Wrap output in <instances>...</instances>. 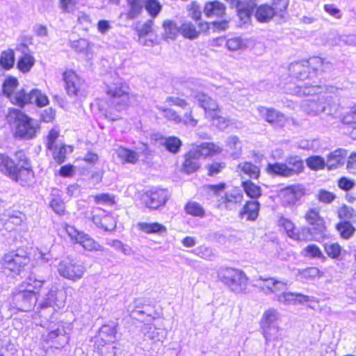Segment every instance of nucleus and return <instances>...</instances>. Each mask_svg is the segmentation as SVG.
I'll list each match as a JSON object with an SVG mask.
<instances>
[{"label":"nucleus","instance_id":"38","mask_svg":"<svg viewBox=\"0 0 356 356\" xmlns=\"http://www.w3.org/2000/svg\"><path fill=\"white\" fill-rule=\"evenodd\" d=\"M289 5V0H273L271 8L275 15L276 19L281 22L284 20L286 14V8Z\"/></svg>","mask_w":356,"mask_h":356},{"label":"nucleus","instance_id":"29","mask_svg":"<svg viewBox=\"0 0 356 356\" xmlns=\"http://www.w3.org/2000/svg\"><path fill=\"white\" fill-rule=\"evenodd\" d=\"M126 1L129 8L126 14L128 19H134L142 14L146 0H126Z\"/></svg>","mask_w":356,"mask_h":356},{"label":"nucleus","instance_id":"13","mask_svg":"<svg viewBox=\"0 0 356 356\" xmlns=\"http://www.w3.org/2000/svg\"><path fill=\"white\" fill-rule=\"evenodd\" d=\"M127 87L119 78L113 83L107 85L106 94L110 97V106L117 111L122 110L128 102Z\"/></svg>","mask_w":356,"mask_h":356},{"label":"nucleus","instance_id":"59","mask_svg":"<svg viewBox=\"0 0 356 356\" xmlns=\"http://www.w3.org/2000/svg\"><path fill=\"white\" fill-rule=\"evenodd\" d=\"M17 349L15 344L10 342H6L0 346V353L1 356H13L16 353Z\"/></svg>","mask_w":356,"mask_h":356},{"label":"nucleus","instance_id":"8","mask_svg":"<svg viewBox=\"0 0 356 356\" xmlns=\"http://www.w3.org/2000/svg\"><path fill=\"white\" fill-rule=\"evenodd\" d=\"M220 152V148L211 143H202L200 145L193 147L185 155L184 169L188 174L193 173L200 168L199 160L201 158Z\"/></svg>","mask_w":356,"mask_h":356},{"label":"nucleus","instance_id":"53","mask_svg":"<svg viewBox=\"0 0 356 356\" xmlns=\"http://www.w3.org/2000/svg\"><path fill=\"white\" fill-rule=\"evenodd\" d=\"M185 211L187 213L193 216L202 217L204 215V211L202 206L195 202H189L185 206Z\"/></svg>","mask_w":356,"mask_h":356},{"label":"nucleus","instance_id":"30","mask_svg":"<svg viewBox=\"0 0 356 356\" xmlns=\"http://www.w3.org/2000/svg\"><path fill=\"white\" fill-rule=\"evenodd\" d=\"M116 333L114 325H104L99 329L96 342H114L116 339Z\"/></svg>","mask_w":356,"mask_h":356},{"label":"nucleus","instance_id":"1","mask_svg":"<svg viewBox=\"0 0 356 356\" xmlns=\"http://www.w3.org/2000/svg\"><path fill=\"white\" fill-rule=\"evenodd\" d=\"M332 69L333 65L330 62L317 56L292 63L289 67V72L297 83L289 84L287 90L293 95L312 94V92L316 93L321 88L318 83L321 81L322 74Z\"/></svg>","mask_w":356,"mask_h":356},{"label":"nucleus","instance_id":"19","mask_svg":"<svg viewBox=\"0 0 356 356\" xmlns=\"http://www.w3.org/2000/svg\"><path fill=\"white\" fill-rule=\"evenodd\" d=\"M196 25L191 22H185L179 28V33L185 38L189 40H195L198 38L202 32H206L209 29V25L207 22H199Z\"/></svg>","mask_w":356,"mask_h":356},{"label":"nucleus","instance_id":"31","mask_svg":"<svg viewBox=\"0 0 356 356\" xmlns=\"http://www.w3.org/2000/svg\"><path fill=\"white\" fill-rule=\"evenodd\" d=\"M49 207L58 215H63L65 213V203L58 190L54 188L50 195Z\"/></svg>","mask_w":356,"mask_h":356},{"label":"nucleus","instance_id":"23","mask_svg":"<svg viewBox=\"0 0 356 356\" xmlns=\"http://www.w3.org/2000/svg\"><path fill=\"white\" fill-rule=\"evenodd\" d=\"M277 300L280 303L289 305L303 303L309 301V296L302 293H294L291 292H283L277 295Z\"/></svg>","mask_w":356,"mask_h":356},{"label":"nucleus","instance_id":"36","mask_svg":"<svg viewBox=\"0 0 356 356\" xmlns=\"http://www.w3.org/2000/svg\"><path fill=\"white\" fill-rule=\"evenodd\" d=\"M323 234H317L315 230H313L312 227H302L300 230L296 232L294 236L295 240L297 241H312L318 240L322 236Z\"/></svg>","mask_w":356,"mask_h":356},{"label":"nucleus","instance_id":"12","mask_svg":"<svg viewBox=\"0 0 356 356\" xmlns=\"http://www.w3.org/2000/svg\"><path fill=\"white\" fill-rule=\"evenodd\" d=\"M57 270L58 274L63 278L76 282L83 277L86 268L76 258L67 257L60 261Z\"/></svg>","mask_w":356,"mask_h":356},{"label":"nucleus","instance_id":"56","mask_svg":"<svg viewBox=\"0 0 356 356\" xmlns=\"http://www.w3.org/2000/svg\"><path fill=\"white\" fill-rule=\"evenodd\" d=\"M159 109L163 112V116L169 120L173 121L177 124L181 123L182 119L175 111L172 108L160 107Z\"/></svg>","mask_w":356,"mask_h":356},{"label":"nucleus","instance_id":"26","mask_svg":"<svg viewBox=\"0 0 356 356\" xmlns=\"http://www.w3.org/2000/svg\"><path fill=\"white\" fill-rule=\"evenodd\" d=\"M346 151L338 149L331 152L327 157L326 165L329 170L336 169L344 164Z\"/></svg>","mask_w":356,"mask_h":356},{"label":"nucleus","instance_id":"14","mask_svg":"<svg viewBox=\"0 0 356 356\" xmlns=\"http://www.w3.org/2000/svg\"><path fill=\"white\" fill-rule=\"evenodd\" d=\"M30 261L26 251L24 249H17L5 254L2 266L4 270H10L15 275H19L24 267Z\"/></svg>","mask_w":356,"mask_h":356},{"label":"nucleus","instance_id":"57","mask_svg":"<svg viewBox=\"0 0 356 356\" xmlns=\"http://www.w3.org/2000/svg\"><path fill=\"white\" fill-rule=\"evenodd\" d=\"M106 244L111 246L117 251L122 252L125 255L129 254L130 253V248L127 245H124L119 240H107Z\"/></svg>","mask_w":356,"mask_h":356},{"label":"nucleus","instance_id":"52","mask_svg":"<svg viewBox=\"0 0 356 356\" xmlns=\"http://www.w3.org/2000/svg\"><path fill=\"white\" fill-rule=\"evenodd\" d=\"M355 216L356 214L354 209L346 205H343L338 210V216L342 221L351 222V220H354Z\"/></svg>","mask_w":356,"mask_h":356},{"label":"nucleus","instance_id":"54","mask_svg":"<svg viewBox=\"0 0 356 356\" xmlns=\"http://www.w3.org/2000/svg\"><path fill=\"white\" fill-rule=\"evenodd\" d=\"M279 225L284 229L289 237L294 238L296 236V229L294 224L287 218H281L279 220Z\"/></svg>","mask_w":356,"mask_h":356},{"label":"nucleus","instance_id":"49","mask_svg":"<svg viewBox=\"0 0 356 356\" xmlns=\"http://www.w3.org/2000/svg\"><path fill=\"white\" fill-rule=\"evenodd\" d=\"M163 27L164 29V35L166 38L175 39L177 34L179 33V28L176 26V24L172 21L166 20L163 23Z\"/></svg>","mask_w":356,"mask_h":356},{"label":"nucleus","instance_id":"6","mask_svg":"<svg viewBox=\"0 0 356 356\" xmlns=\"http://www.w3.org/2000/svg\"><path fill=\"white\" fill-rule=\"evenodd\" d=\"M7 122L15 127V135L23 139H33L40 127L37 122L20 110L9 108L6 115Z\"/></svg>","mask_w":356,"mask_h":356},{"label":"nucleus","instance_id":"43","mask_svg":"<svg viewBox=\"0 0 356 356\" xmlns=\"http://www.w3.org/2000/svg\"><path fill=\"white\" fill-rule=\"evenodd\" d=\"M35 58L31 54L22 55L19 57L17 67L23 73L29 72L34 65Z\"/></svg>","mask_w":356,"mask_h":356},{"label":"nucleus","instance_id":"18","mask_svg":"<svg viewBox=\"0 0 356 356\" xmlns=\"http://www.w3.org/2000/svg\"><path fill=\"white\" fill-rule=\"evenodd\" d=\"M305 195V190L300 186H291L280 193L282 204L284 207L294 206Z\"/></svg>","mask_w":356,"mask_h":356},{"label":"nucleus","instance_id":"22","mask_svg":"<svg viewBox=\"0 0 356 356\" xmlns=\"http://www.w3.org/2000/svg\"><path fill=\"white\" fill-rule=\"evenodd\" d=\"M199 105L205 111L207 118L218 111V105L215 100L204 93H197L194 96Z\"/></svg>","mask_w":356,"mask_h":356},{"label":"nucleus","instance_id":"41","mask_svg":"<svg viewBox=\"0 0 356 356\" xmlns=\"http://www.w3.org/2000/svg\"><path fill=\"white\" fill-rule=\"evenodd\" d=\"M97 353L99 356H115L117 347L114 342H95Z\"/></svg>","mask_w":356,"mask_h":356},{"label":"nucleus","instance_id":"50","mask_svg":"<svg viewBox=\"0 0 356 356\" xmlns=\"http://www.w3.org/2000/svg\"><path fill=\"white\" fill-rule=\"evenodd\" d=\"M306 163L313 170L323 169L326 165L324 159L320 156H309L307 159Z\"/></svg>","mask_w":356,"mask_h":356},{"label":"nucleus","instance_id":"60","mask_svg":"<svg viewBox=\"0 0 356 356\" xmlns=\"http://www.w3.org/2000/svg\"><path fill=\"white\" fill-rule=\"evenodd\" d=\"M88 46L89 43L85 39L73 41L71 44V47L79 53H84L88 49Z\"/></svg>","mask_w":356,"mask_h":356},{"label":"nucleus","instance_id":"16","mask_svg":"<svg viewBox=\"0 0 356 356\" xmlns=\"http://www.w3.org/2000/svg\"><path fill=\"white\" fill-rule=\"evenodd\" d=\"M63 80L65 83V90L70 97L78 99L86 96V83L74 71L65 72Z\"/></svg>","mask_w":356,"mask_h":356},{"label":"nucleus","instance_id":"11","mask_svg":"<svg viewBox=\"0 0 356 356\" xmlns=\"http://www.w3.org/2000/svg\"><path fill=\"white\" fill-rule=\"evenodd\" d=\"M218 277L234 292H241L245 288L247 277L241 270L232 268H221L218 273Z\"/></svg>","mask_w":356,"mask_h":356},{"label":"nucleus","instance_id":"4","mask_svg":"<svg viewBox=\"0 0 356 356\" xmlns=\"http://www.w3.org/2000/svg\"><path fill=\"white\" fill-rule=\"evenodd\" d=\"M66 298L67 293L63 288L51 285L45 289L42 299L38 300L37 312L40 317L51 321L54 312L64 307Z\"/></svg>","mask_w":356,"mask_h":356},{"label":"nucleus","instance_id":"63","mask_svg":"<svg viewBox=\"0 0 356 356\" xmlns=\"http://www.w3.org/2000/svg\"><path fill=\"white\" fill-rule=\"evenodd\" d=\"M225 168V163L223 162H216L208 165L206 168L208 170L209 176H214L222 171Z\"/></svg>","mask_w":356,"mask_h":356},{"label":"nucleus","instance_id":"55","mask_svg":"<svg viewBox=\"0 0 356 356\" xmlns=\"http://www.w3.org/2000/svg\"><path fill=\"white\" fill-rule=\"evenodd\" d=\"M102 225L100 229L106 232L113 231L116 227V221L113 216L106 213L105 211L103 219L102 220Z\"/></svg>","mask_w":356,"mask_h":356},{"label":"nucleus","instance_id":"33","mask_svg":"<svg viewBox=\"0 0 356 356\" xmlns=\"http://www.w3.org/2000/svg\"><path fill=\"white\" fill-rule=\"evenodd\" d=\"M254 16L259 22H268L273 17H275L273 9L268 4H262L257 8Z\"/></svg>","mask_w":356,"mask_h":356},{"label":"nucleus","instance_id":"44","mask_svg":"<svg viewBox=\"0 0 356 356\" xmlns=\"http://www.w3.org/2000/svg\"><path fill=\"white\" fill-rule=\"evenodd\" d=\"M302 254L307 257L321 259L323 261L327 259V257L323 255L320 248L315 244L308 245L303 249Z\"/></svg>","mask_w":356,"mask_h":356},{"label":"nucleus","instance_id":"48","mask_svg":"<svg viewBox=\"0 0 356 356\" xmlns=\"http://www.w3.org/2000/svg\"><path fill=\"white\" fill-rule=\"evenodd\" d=\"M15 63V54L12 49L3 51L0 57V65L5 70H10Z\"/></svg>","mask_w":356,"mask_h":356},{"label":"nucleus","instance_id":"62","mask_svg":"<svg viewBox=\"0 0 356 356\" xmlns=\"http://www.w3.org/2000/svg\"><path fill=\"white\" fill-rule=\"evenodd\" d=\"M165 102L168 103L170 105L177 106L181 107L184 109L187 108L188 104L187 102L177 96H169L166 98Z\"/></svg>","mask_w":356,"mask_h":356},{"label":"nucleus","instance_id":"32","mask_svg":"<svg viewBox=\"0 0 356 356\" xmlns=\"http://www.w3.org/2000/svg\"><path fill=\"white\" fill-rule=\"evenodd\" d=\"M263 287L266 288V293H283L287 289V283L269 277L264 280Z\"/></svg>","mask_w":356,"mask_h":356},{"label":"nucleus","instance_id":"61","mask_svg":"<svg viewBox=\"0 0 356 356\" xmlns=\"http://www.w3.org/2000/svg\"><path fill=\"white\" fill-rule=\"evenodd\" d=\"M209 118L212 121L213 124L221 130L225 129L227 126L226 119L222 116H220L218 113H213V115H211Z\"/></svg>","mask_w":356,"mask_h":356},{"label":"nucleus","instance_id":"2","mask_svg":"<svg viewBox=\"0 0 356 356\" xmlns=\"http://www.w3.org/2000/svg\"><path fill=\"white\" fill-rule=\"evenodd\" d=\"M322 88L316 93L312 92V94H302L301 96H311V97L304 99L301 104V108L303 111L310 115H318L321 113H325L328 115H334L337 113L339 109L338 99L334 98L330 93L335 96H340L345 91L343 88L330 87L329 92H322ZM300 97V95H298Z\"/></svg>","mask_w":356,"mask_h":356},{"label":"nucleus","instance_id":"10","mask_svg":"<svg viewBox=\"0 0 356 356\" xmlns=\"http://www.w3.org/2000/svg\"><path fill=\"white\" fill-rule=\"evenodd\" d=\"M304 168L302 160L298 156H291L286 159L285 163H269L267 166L268 173L289 177L300 174Z\"/></svg>","mask_w":356,"mask_h":356},{"label":"nucleus","instance_id":"3","mask_svg":"<svg viewBox=\"0 0 356 356\" xmlns=\"http://www.w3.org/2000/svg\"><path fill=\"white\" fill-rule=\"evenodd\" d=\"M18 86V81L15 77L6 79L3 83V93L12 104L24 108L27 104H35L38 107H44L49 104L47 96L38 88L30 91L22 89L15 92Z\"/></svg>","mask_w":356,"mask_h":356},{"label":"nucleus","instance_id":"9","mask_svg":"<svg viewBox=\"0 0 356 356\" xmlns=\"http://www.w3.org/2000/svg\"><path fill=\"white\" fill-rule=\"evenodd\" d=\"M127 312L131 318L141 322H151L159 316L154 305L143 298L134 299L127 307Z\"/></svg>","mask_w":356,"mask_h":356},{"label":"nucleus","instance_id":"58","mask_svg":"<svg viewBox=\"0 0 356 356\" xmlns=\"http://www.w3.org/2000/svg\"><path fill=\"white\" fill-rule=\"evenodd\" d=\"M66 153L67 150L65 146H61L58 149L55 148L53 152V158L57 163L61 164L65 161Z\"/></svg>","mask_w":356,"mask_h":356},{"label":"nucleus","instance_id":"40","mask_svg":"<svg viewBox=\"0 0 356 356\" xmlns=\"http://www.w3.org/2000/svg\"><path fill=\"white\" fill-rule=\"evenodd\" d=\"M241 186L248 197L257 200L261 195V188L250 180L243 181Z\"/></svg>","mask_w":356,"mask_h":356},{"label":"nucleus","instance_id":"37","mask_svg":"<svg viewBox=\"0 0 356 356\" xmlns=\"http://www.w3.org/2000/svg\"><path fill=\"white\" fill-rule=\"evenodd\" d=\"M144 336L154 341H161L164 338V330L156 328L152 325L147 324L144 326L143 329Z\"/></svg>","mask_w":356,"mask_h":356},{"label":"nucleus","instance_id":"45","mask_svg":"<svg viewBox=\"0 0 356 356\" xmlns=\"http://www.w3.org/2000/svg\"><path fill=\"white\" fill-rule=\"evenodd\" d=\"M324 249L327 254L334 259H341L343 250L337 243H326L324 245ZM346 252L343 251V253Z\"/></svg>","mask_w":356,"mask_h":356},{"label":"nucleus","instance_id":"35","mask_svg":"<svg viewBox=\"0 0 356 356\" xmlns=\"http://www.w3.org/2000/svg\"><path fill=\"white\" fill-rule=\"evenodd\" d=\"M138 227L140 231L149 234L163 235L167 232L166 227L159 222H140Z\"/></svg>","mask_w":356,"mask_h":356},{"label":"nucleus","instance_id":"5","mask_svg":"<svg viewBox=\"0 0 356 356\" xmlns=\"http://www.w3.org/2000/svg\"><path fill=\"white\" fill-rule=\"evenodd\" d=\"M28 165L26 159L22 164H16L8 156L0 154V170L22 186L29 185L34 178L33 172Z\"/></svg>","mask_w":356,"mask_h":356},{"label":"nucleus","instance_id":"64","mask_svg":"<svg viewBox=\"0 0 356 356\" xmlns=\"http://www.w3.org/2000/svg\"><path fill=\"white\" fill-rule=\"evenodd\" d=\"M338 186L343 191H348L354 188L355 183L353 180L343 177L339 179Z\"/></svg>","mask_w":356,"mask_h":356},{"label":"nucleus","instance_id":"27","mask_svg":"<svg viewBox=\"0 0 356 356\" xmlns=\"http://www.w3.org/2000/svg\"><path fill=\"white\" fill-rule=\"evenodd\" d=\"M203 11L207 17H222L225 13V7L218 1H209L205 4Z\"/></svg>","mask_w":356,"mask_h":356},{"label":"nucleus","instance_id":"47","mask_svg":"<svg viewBox=\"0 0 356 356\" xmlns=\"http://www.w3.org/2000/svg\"><path fill=\"white\" fill-rule=\"evenodd\" d=\"M337 229L341 236L344 239L350 238L355 232V228L348 221H341L337 225Z\"/></svg>","mask_w":356,"mask_h":356},{"label":"nucleus","instance_id":"39","mask_svg":"<svg viewBox=\"0 0 356 356\" xmlns=\"http://www.w3.org/2000/svg\"><path fill=\"white\" fill-rule=\"evenodd\" d=\"M118 157L124 163H136L138 160V154L129 149L120 147L116 150Z\"/></svg>","mask_w":356,"mask_h":356},{"label":"nucleus","instance_id":"34","mask_svg":"<svg viewBox=\"0 0 356 356\" xmlns=\"http://www.w3.org/2000/svg\"><path fill=\"white\" fill-rule=\"evenodd\" d=\"M259 207L260 204L258 201H248L240 213L242 216H247V219L249 220H255L259 215Z\"/></svg>","mask_w":356,"mask_h":356},{"label":"nucleus","instance_id":"51","mask_svg":"<svg viewBox=\"0 0 356 356\" xmlns=\"http://www.w3.org/2000/svg\"><path fill=\"white\" fill-rule=\"evenodd\" d=\"M144 8L152 18H155L161 11L162 5L157 0H146Z\"/></svg>","mask_w":356,"mask_h":356},{"label":"nucleus","instance_id":"42","mask_svg":"<svg viewBox=\"0 0 356 356\" xmlns=\"http://www.w3.org/2000/svg\"><path fill=\"white\" fill-rule=\"evenodd\" d=\"M162 145L165 147L166 150L172 154H177L179 152L182 145L181 140L176 136H170L165 138Z\"/></svg>","mask_w":356,"mask_h":356},{"label":"nucleus","instance_id":"15","mask_svg":"<svg viewBox=\"0 0 356 356\" xmlns=\"http://www.w3.org/2000/svg\"><path fill=\"white\" fill-rule=\"evenodd\" d=\"M170 194L167 189L153 187L143 193L141 197L143 203L151 210H158L163 208Z\"/></svg>","mask_w":356,"mask_h":356},{"label":"nucleus","instance_id":"17","mask_svg":"<svg viewBox=\"0 0 356 356\" xmlns=\"http://www.w3.org/2000/svg\"><path fill=\"white\" fill-rule=\"evenodd\" d=\"M67 232L69 236L74 239L76 243H79L83 248L88 251H100L108 252V250L99 245L98 243L95 241L88 234L83 232H81L75 229L72 227L67 228Z\"/></svg>","mask_w":356,"mask_h":356},{"label":"nucleus","instance_id":"21","mask_svg":"<svg viewBox=\"0 0 356 356\" xmlns=\"http://www.w3.org/2000/svg\"><path fill=\"white\" fill-rule=\"evenodd\" d=\"M277 312L275 309H269L266 311L262 318L261 326L263 328V334L268 343L271 339H275L271 334V331H275L276 328L270 326L277 319Z\"/></svg>","mask_w":356,"mask_h":356},{"label":"nucleus","instance_id":"46","mask_svg":"<svg viewBox=\"0 0 356 356\" xmlns=\"http://www.w3.org/2000/svg\"><path fill=\"white\" fill-rule=\"evenodd\" d=\"M238 168L251 179H257L260 174L259 168L250 162L240 163Z\"/></svg>","mask_w":356,"mask_h":356},{"label":"nucleus","instance_id":"7","mask_svg":"<svg viewBox=\"0 0 356 356\" xmlns=\"http://www.w3.org/2000/svg\"><path fill=\"white\" fill-rule=\"evenodd\" d=\"M10 307L22 312H29L37 308L38 298L36 292L27 288L23 283L13 289L8 298Z\"/></svg>","mask_w":356,"mask_h":356},{"label":"nucleus","instance_id":"24","mask_svg":"<svg viewBox=\"0 0 356 356\" xmlns=\"http://www.w3.org/2000/svg\"><path fill=\"white\" fill-rule=\"evenodd\" d=\"M307 222L312 227L313 230L317 234H323L325 227L324 221L320 217L318 212L316 209H310L307 212L305 216Z\"/></svg>","mask_w":356,"mask_h":356},{"label":"nucleus","instance_id":"28","mask_svg":"<svg viewBox=\"0 0 356 356\" xmlns=\"http://www.w3.org/2000/svg\"><path fill=\"white\" fill-rule=\"evenodd\" d=\"M256 7V3L251 2L247 3L243 2L236 8L238 17L241 24H247L250 20L251 16L253 14Z\"/></svg>","mask_w":356,"mask_h":356},{"label":"nucleus","instance_id":"20","mask_svg":"<svg viewBox=\"0 0 356 356\" xmlns=\"http://www.w3.org/2000/svg\"><path fill=\"white\" fill-rule=\"evenodd\" d=\"M258 110L265 120L274 127H282L284 126L286 118L283 113L274 108L263 106L259 107Z\"/></svg>","mask_w":356,"mask_h":356},{"label":"nucleus","instance_id":"25","mask_svg":"<svg viewBox=\"0 0 356 356\" xmlns=\"http://www.w3.org/2000/svg\"><path fill=\"white\" fill-rule=\"evenodd\" d=\"M226 151L234 159L240 157L242 153V145L238 136H230L227 138Z\"/></svg>","mask_w":356,"mask_h":356}]
</instances>
